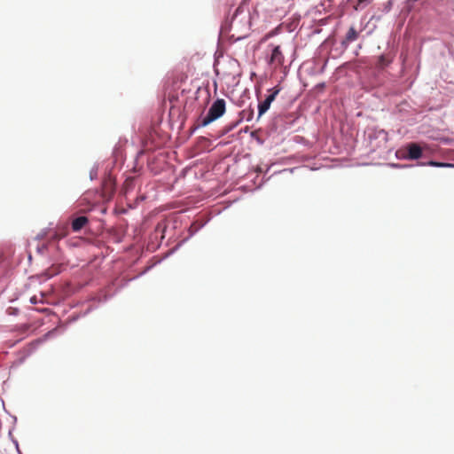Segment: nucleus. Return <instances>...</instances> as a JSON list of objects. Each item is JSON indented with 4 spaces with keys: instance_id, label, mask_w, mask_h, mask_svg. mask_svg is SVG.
I'll use <instances>...</instances> for the list:
<instances>
[{
    "instance_id": "nucleus-3",
    "label": "nucleus",
    "mask_w": 454,
    "mask_h": 454,
    "mask_svg": "<svg viewBox=\"0 0 454 454\" xmlns=\"http://www.w3.org/2000/svg\"><path fill=\"white\" fill-rule=\"evenodd\" d=\"M270 54L268 58V64L274 69L283 66L285 62V56L280 45L270 44Z\"/></svg>"
},
{
    "instance_id": "nucleus-2",
    "label": "nucleus",
    "mask_w": 454,
    "mask_h": 454,
    "mask_svg": "<svg viewBox=\"0 0 454 454\" xmlns=\"http://www.w3.org/2000/svg\"><path fill=\"white\" fill-rule=\"evenodd\" d=\"M225 100L223 98L216 99L210 106L208 113L206 117L201 121L200 125L205 127L210 124L212 121L220 118L225 113Z\"/></svg>"
},
{
    "instance_id": "nucleus-6",
    "label": "nucleus",
    "mask_w": 454,
    "mask_h": 454,
    "mask_svg": "<svg viewBox=\"0 0 454 454\" xmlns=\"http://www.w3.org/2000/svg\"><path fill=\"white\" fill-rule=\"evenodd\" d=\"M89 220L86 216H78L74 218L71 223V227L74 231H81L87 223Z\"/></svg>"
},
{
    "instance_id": "nucleus-12",
    "label": "nucleus",
    "mask_w": 454,
    "mask_h": 454,
    "mask_svg": "<svg viewBox=\"0 0 454 454\" xmlns=\"http://www.w3.org/2000/svg\"><path fill=\"white\" fill-rule=\"evenodd\" d=\"M134 179L133 178H129L125 181V188L126 190L129 189V187H130V185L132 184Z\"/></svg>"
},
{
    "instance_id": "nucleus-7",
    "label": "nucleus",
    "mask_w": 454,
    "mask_h": 454,
    "mask_svg": "<svg viewBox=\"0 0 454 454\" xmlns=\"http://www.w3.org/2000/svg\"><path fill=\"white\" fill-rule=\"evenodd\" d=\"M358 38V32L355 29L354 27H351L348 33L346 34V36L344 40L342 41V44H348L354 41H356Z\"/></svg>"
},
{
    "instance_id": "nucleus-1",
    "label": "nucleus",
    "mask_w": 454,
    "mask_h": 454,
    "mask_svg": "<svg viewBox=\"0 0 454 454\" xmlns=\"http://www.w3.org/2000/svg\"><path fill=\"white\" fill-rule=\"evenodd\" d=\"M251 27V15L246 0L239 4L230 20H226L224 29L232 31V36L237 35L238 38L245 37Z\"/></svg>"
},
{
    "instance_id": "nucleus-10",
    "label": "nucleus",
    "mask_w": 454,
    "mask_h": 454,
    "mask_svg": "<svg viewBox=\"0 0 454 454\" xmlns=\"http://www.w3.org/2000/svg\"><path fill=\"white\" fill-rule=\"evenodd\" d=\"M270 106V104L267 100H264L263 102L259 104V106H258V119L269 110Z\"/></svg>"
},
{
    "instance_id": "nucleus-5",
    "label": "nucleus",
    "mask_w": 454,
    "mask_h": 454,
    "mask_svg": "<svg viewBox=\"0 0 454 454\" xmlns=\"http://www.w3.org/2000/svg\"><path fill=\"white\" fill-rule=\"evenodd\" d=\"M68 225L67 224H62L58 225L53 233L51 236V239L53 241L60 240L61 239L67 237L68 235Z\"/></svg>"
},
{
    "instance_id": "nucleus-11",
    "label": "nucleus",
    "mask_w": 454,
    "mask_h": 454,
    "mask_svg": "<svg viewBox=\"0 0 454 454\" xmlns=\"http://www.w3.org/2000/svg\"><path fill=\"white\" fill-rule=\"evenodd\" d=\"M244 117H246L247 121H249L253 119L254 110L249 108L248 110H244L243 112Z\"/></svg>"
},
{
    "instance_id": "nucleus-14",
    "label": "nucleus",
    "mask_w": 454,
    "mask_h": 454,
    "mask_svg": "<svg viewBox=\"0 0 454 454\" xmlns=\"http://www.w3.org/2000/svg\"><path fill=\"white\" fill-rule=\"evenodd\" d=\"M31 302L32 303H35L36 302V299L35 297L31 298Z\"/></svg>"
},
{
    "instance_id": "nucleus-4",
    "label": "nucleus",
    "mask_w": 454,
    "mask_h": 454,
    "mask_svg": "<svg viewBox=\"0 0 454 454\" xmlns=\"http://www.w3.org/2000/svg\"><path fill=\"white\" fill-rule=\"evenodd\" d=\"M407 153L405 158L409 160H418L422 156V149L416 143H411L407 145Z\"/></svg>"
},
{
    "instance_id": "nucleus-8",
    "label": "nucleus",
    "mask_w": 454,
    "mask_h": 454,
    "mask_svg": "<svg viewBox=\"0 0 454 454\" xmlns=\"http://www.w3.org/2000/svg\"><path fill=\"white\" fill-rule=\"evenodd\" d=\"M392 62V59L387 55H380L378 59V62L376 64L377 68L384 69Z\"/></svg>"
},
{
    "instance_id": "nucleus-9",
    "label": "nucleus",
    "mask_w": 454,
    "mask_h": 454,
    "mask_svg": "<svg viewBox=\"0 0 454 454\" xmlns=\"http://www.w3.org/2000/svg\"><path fill=\"white\" fill-rule=\"evenodd\" d=\"M280 90L281 89L279 86H275L274 88L269 90L270 94L269 96H267L265 100H267L270 104H271L275 100V98L278 96V94L279 93Z\"/></svg>"
},
{
    "instance_id": "nucleus-13",
    "label": "nucleus",
    "mask_w": 454,
    "mask_h": 454,
    "mask_svg": "<svg viewBox=\"0 0 454 454\" xmlns=\"http://www.w3.org/2000/svg\"><path fill=\"white\" fill-rule=\"evenodd\" d=\"M427 165L429 166H434V167H442V166H444V164L442 163H439V162H436V161H429L427 163Z\"/></svg>"
}]
</instances>
